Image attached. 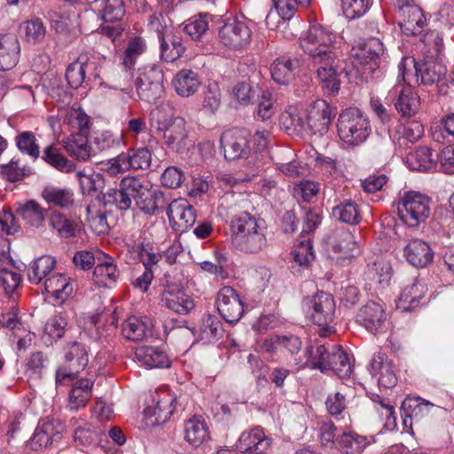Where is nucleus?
Returning a JSON list of instances; mask_svg holds the SVG:
<instances>
[{
    "label": "nucleus",
    "mask_w": 454,
    "mask_h": 454,
    "mask_svg": "<svg viewBox=\"0 0 454 454\" xmlns=\"http://www.w3.org/2000/svg\"><path fill=\"white\" fill-rule=\"evenodd\" d=\"M233 245L246 254H257L267 246L266 225L262 219L247 212L233 215L230 223Z\"/></svg>",
    "instance_id": "1"
},
{
    "label": "nucleus",
    "mask_w": 454,
    "mask_h": 454,
    "mask_svg": "<svg viewBox=\"0 0 454 454\" xmlns=\"http://www.w3.org/2000/svg\"><path fill=\"white\" fill-rule=\"evenodd\" d=\"M339 137L348 145L364 143L371 133L368 118L357 108H348L339 115L337 121Z\"/></svg>",
    "instance_id": "2"
},
{
    "label": "nucleus",
    "mask_w": 454,
    "mask_h": 454,
    "mask_svg": "<svg viewBox=\"0 0 454 454\" xmlns=\"http://www.w3.org/2000/svg\"><path fill=\"white\" fill-rule=\"evenodd\" d=\"M384 52L382 42L375 37L369 38L362 47L353 50L352 64L366 82L380 73V64Z\"/></svg>",
    "instance_id": "3"
},
{
    "label": "nucleus",
    "mask_w": 454,
    "mask_h": 454,
    "mask_svg": "<svg viewBox=\"0 0 454 454\" xmlns=\"http://www.w3.org/2000/svg\"><path fill=\"white\" fill-rule=\"evenodd\" d=\"M309 56L322 89L328 95L337 94L340 90V75L342 68L339 65L340 60L336 53L333 50L326 51L325 54L317 53Z\"/></svg>",
    "instance_id": "4"
},
{
    "label": "nucleus",
    "mask_w": 454,
    "mask_h": 454,
    "mask_svg": "<svg viewBox=\"0 0 454 454\" xmlns=\"http://www.w3.org/2000/svg\"><path fill=\"white\" fill-rule=\"evenodd\" d=\"M398 70L397 81L389 90L388 94L394 101L395 109L403 117H410L419 111L420 101L418 94L408 83L410 77L408 72H406V63L400 62Z\"/></svg>",
    "instance_id": "5"
},
{
    "label": "nucleus",
    "mask_w": 454,
    "mask_h": 454,
    "mask_svg": "<svg viewBox=\"0 0 454 454\" xmlns=\"http://www.w3.org/2000/svg\"><path fill=\"white\" fill-rule=\"evenodd\" d=\"M430 199L418 192H406L397 202L400 219L410 227H417L430 215Z\"/></svg>",
    "instance_id": "6"
},
{
    "label": "nucleus",
    "mask_w": 454,
    "mask_h": 454,
    "mask_svg": "<svg viewBox=\"0 0 454 454\" xmlns=\"http://www.w3.org/2000/svg\"><path fill=\"white\" fill-rule=\"evenodd\" d=\"M178 404L176 395L168 387L156 390L152 395V405H148L144 411L145 418L149 420L148 424H164L173 415Z\"/></svg>",
    "instance_id": "7"
},
{
    "label": "nucleus",
    "mask_w": 454,
    "mask_h": 454,
    "mask_svg": "<svg viewBox=\"0 0 454 454\" xmlns=\"http://www.w3.org/2000/svg\"><path fill=\"white\" fill-rule=\"evenodd\" d=\"M218 38L223 47L239 51L246 49L250 44L252 30L245 21L228 19L219 28Z\"/></svg>",
    "instance_id": "8"
},
{
    "label": "nucleus",
    "mask_w": 454,
    "mask_h": 454,
    "mask_svg": "<svg viewBox=\"0 0 454 454\" xmlns=\"http://www.w3.org/2000/svg\"><path fill=\"white\" fill-rule=\"evenodd\" d=\"M303 310L311 321L320 326L327 325L333 320L335 302L331 294L318 292L303 301Z\"/></svg>",
    "instance_id": "9"
},
{
    "label": "nucleus",
    "mask_w": 454,
    "mask_h": 454,
    "mask_svg": "<svg viewBox=\"0 0 454 454\" xmlns=\"http://www.w3.org/2000/svg\"><path fill=\"white\" fill-rule=\"evenodd\" d=\"M163 74L155 65L145 67L137 81L138 97L148 103H154L163 93Z\"/></svg>",
    "instance_id": "10"
},
{
    "label": "nucleus",
    "mask_w": 454,
    "mask_h": 454,
    "mask_svg": "<svg viewBox=\"0 0 454 454\" xmlns=\"http://www.w3.org/2000/svg\"><path fill=\"white\" fill-rule=\"evenodd\" d=\"M150 27L157 32L160 41V58L166 62H173L184 52V46L179 36L166 29L160 23V16L153 14L150 17Z\"/></svg>",
    "instance_id": "11"
},
{
    "label": "nucleus",
    "mask_w": 454,
    "mask_h": 454,
    "mask_svg": "<svg viewBox=\"0 0 454 454\" xmlns=\"http://www.w3.org/2000/svg\"><path fill=\"white\" fill-rule=\"evenodd\" d=\"M309 135L323 136L336 114V109L324 99L315 100L305 111Z\"/></svg>",
    "instance_id": "12"
},
{
    "label": "nucleus",
    "mask_w": 454,
    "mask_h": 454,
    "mask_svg": "<svg viewBox=\"0 0 454 454\" xmlns=\"http://www.w3.org/2000/svg\"><path fill=\"white\" fill-rule=\"evenodd\" d=\"M216 304L219 314L231 325L238 323L244 315V302L231 286H223L219 290Z\"/></svg>",
    "instance_id": "13"
},
{
    "label": "nucleus",
    "mask_w": 454,
    "mask_h": 454,
    "mask_svg": "<svg viewBox=\"0 0 454 454\" xmlns=\"http://www.w3.org/2000/svg\"><path fill=\"white\" fill-rule=\"evenodd\" d=\"M248 134L242 129L224 131L220 138L221 147L226 160H235L247 158L250 153Z\"/></svg>",
    "instance_id": "14"
},
{
    "label": "nucleus",
    "mask_w": 454,
    "mask_h": 454,
    "mask_svg": "<svg viewBox=\"0 0 454 454\" xmlns=\"http://www.w3.org/2000/svg\"><path fill=\"white\" fill-rule=\"evenodd\" d=\"M335 35L320 25L310 26L306 35L301 39V47L308 55L333 51Z\"/></svg>",
    "instance_id": "15"
},
{
    "label": "nucleus",
    "mask_w": 454,
    "mask_h": 454,
    "mask_svg": "<svg viewBox=\"0 0 454 454\" xmlns=\"http://www.w3.org/2000/svg\"><path fill=\"white\" fill-rule=\"evenodd\" d=\"M139 177L127 176L123 177L119 189H110L106 197L108 202L114 203L120 210L131 208L133 200L136 202Z\"/></svg>",
    "instance_id": "16"
},
{
    "label": "nucleus",
    "mask_w": 454,
    "mask_h": 454,
    "mask_svg": "<svg viewBox=\"0 0 454 454\" xmlns=\"http://www.w3.org/2000/svg\"><path fill=\"white\" fill-rule=\"evenodd\" d=\"M167 215L173 229L185 231L196 222L193 207L184 199L174 200L168 207Z\"/></svg>",
    "instance_id": "17"
},
{
    "label": "nucleus",
    "mask_w": 454,
    "mask_h": 454,
    "mask_svg": "<svg viewBox=\"0 0 454 454\" xmlns=\"http://www.w3.org/2000/svg\"><path fill=\"white\" fill-rule=\"evenodd\" d=\"M161 305L180 314L186 315L194 308V302L176 284H167L160 294Z\"/></svg>",
    "instance_id": "18"
},
{
    "label": "nucleus",
    "mask_w": 454,
    "mask_h": 454,
    "mask_svg": "<svg viewBox=\"0 0 454 454\" xmlns=\"http://www.w3.org/2000/svg\"><path fill=\"white\" fill-rule=\"evenodd\" d=\"M401 62L406 63V72L409 74L408 67H411L415 71L416 82L425 85L438 82L446 73L445 67L436 59H427L419 66L414 59H403Z\"/></svg>",
    "instance_id": "19"
},
{
    "label": "nucleus",
    "mask_w": 454,
    "mask_h": 454,
    "mask_svg": "<svg viewBox=\"0 0 454 454\" xmlns=\"http://www.w3.org/2000/svg\"><path fill=\"white\" fill-rule=\"evenodd\" d=\"M136 205L145 213L153 215L164 205V196L144 177H139Z\"/></svg>",
    "instance_id": "20"
},
{
    "label": "nucleus",
    "mask_w": 454,
    "mask_h": 454,
    "mask_svg": "<svg viewBox=\"0 0 454 454\" xmlns=\"http://www.w3.org/2000/svg\"><path fill=\"white\" fill-rule=\"evenodd\" d=\"M271 444L262 428L256 427L244 431L238 442L237 449L246 454H266Z\"/></svg>",
    "instance_id": "21"
},
{
    "label": "nucleus",
    "mask_w": 454,
    "mask_h": 454,
    "mask_svg": "<svg viewBox=\"0 0 454 454\" xmlns=\"http://www.w3.org/2000/svg\"><path fill=\"white\" fill-rule=\"evenodd\" d=\"M399 26L406 35H415L422 31L426 19L422 10L409 2L399 6Z\"/></svg>",
    "instance_id": "22"
},
{
    "label": "nucleus",
    "mask_w": 454,
    "mask_h": 454,
    "mask_svg": "<svg viewBox=\"0 0 454 454\" xmlns=\"http://www.w3.org/2000/svg\"><path fill=\"white\" fill-rule=\"evenodd\" d=\"M387 316L380 302L370 301L359 310L356 320L370 333H377L384 328Z\"/></svg>",
    "instance_id": "23"
},
{
    "label": "nucleus",
    "mask_w": 454,
    "mask_h": 454,
    "mask_svg": "<svg viewBox=\"0 0 454 454\" xmlns=\"http://www.w3.org/2000/svg\"><path fill=\"white\" fill-rule=\"evenodd\" d=\"M63 426L57 420L43 422L39 425L32 438L30 439V447L35 450L48 448L53 442L60 439Z\"/></svg>",
    "instance_id": "24"
},
{
    "label": "nucleus",
    "mask_w": 454,
    "mask_h": 454,
    "mask_svg": "<svg viewBox=\"0 0 454 454\" xmlns=\"http://www.w3.org/2000/svg\"><path fill=\"white\" fill-rule=\"evenodd\" d=\"M403 256L411 265L424 268L433 261L434 252L428 243L416 239L404 247Z\"/></svg>",
    "instance_id": "25"
},
{
    "label": "nucleus",
    "mask_w": 454,
    "mask_h": 454,
    "mask_svg": "<svg viewBox=\"0 0 454 454\" xmlns=\"http://www.w3.org/2000/svg\"><path fill=\"white\" fill-rule=\"evenodd\" d=\"M330 355L331 349L325 345L309 346L305 350L304 358L296 359V364L300 367H309L325 372L330 370L331 367Z\"/></svg>",
    "instance_id": "26"
},
{
    "label": "nucleus",
    "mask_w": 454,
    "mask_h": 454,
    "mask_svg": "<svg viewBox=\"0 0 454 454\" xmlns=\"http://www.w3.org/2000/svg\"><path fill=\"white\" fill-rule=\"evenodd\" d=\"M371 373L372 377L377 379L380 387L391 388L397 382L392 363L387 361L381 354H376L372 356Z\"/></svg>",
    "instance_id": "27"
},
{
    "label": "nucleus",
    "mask_w": 454,
    "mask_h": 454,
    "mask_svg": "<svg viewBox=\"0 0 454 454\" xmlns=\"http://www.w3.org/2000/svg\"><path fill=\"white\" fill-rule=\"evenodd\" d=\"M119 276L114 259L106 254H99L98 262L92 273V280L98 286H109Z\"/></svg>",
    "instance_id": "28"
},
{
    "label": "nucleus",
    "mask_w": 454,
    "mask_h": 454,
    "mask_svg": "<svg viewBox=\"0 0 454 454\" xmlns=\"http://www.w3.org/2000/svg\"><path fill=\"white\" fill-rule=\"evenodd\" d=\"M427 291L426 285L418 279H413L411 283L403 287L396 303L397 309L406 312L415 309Z\"/></svg>",
    "instance_id": "29"
},
{
    "label": "nucleus",
    "mask_w": 454,
    "mask_h": 454,
    "mask_svg": "<svg viewBox=\"0 0 454 454\" xmlns=\"http://www.w3.org/2000/svg\"><path fill=\"white\" fill-rule=\"evenodd\" d=\"M299 66L300 61L296 58L279 57L270 67L271 77L277 83L287 85L294 81Z\"/></svg>",
    "instance_id": "30"
},
{
    "label": "nucleus",
    "mask_w": 454,
    "mask_h": 454,
    "mask_svg": "<svg viewBox=\"0 0 454 454\" xmlns=\"http://www.w3.org/2000/svg\"><path fill=\"white\" fill-rule=\"evenodd\" d=\"M317 162L323 175L325 181V188L323 190L324 196L331 197L334 187L338 185L343 179L341 170L338 168L334 160L328 157H318Z\"/></svg>",
    "instance_id": "31"
},
{
    "label": "nucleus",
    "mask_w": 454,
    "mask_h": 454,
    "mask_svg": "<svg viewBox=\"0 0 454 454\" xmlns=\"http://www.w3.org/2000/svg\"><path fill=\"white\" fill-rule=\"evenodd\" d=\"M20 52V46L15 35L0 36V70H10L14 67Z\"/></svg>",
    "instance_id": "32"
},
{
    "label": "nucleus",
    "mask_w": 454,
    "mask_h": 454,
    "mask_svg": "<svg viewBox=\"0 0 454 454\" xmlns=\"http://www.w3.org/2000/svg\"><path fill=\"white\" fill-rule=\"evenodd\" d=\"M74 282L63 274H53L45 278V292L51 294L57 301H66L74 292Z\"/></svg>",
    "instance_id": "33"
},
{
    "label": "nucleus",
    "mask_w": 454,
    "mask_h": 454,
    "mask_svg": "<svg viewBox=\"0 0 454 454\" xmlns=\"http://www.w3.org/2000/svg\"><path fill=\"white\" fill-rule=\"evenodd\" d=\"M434 404L420 397H408L403 403V409L406 413L403 419V425L411 427L412 422H419L422 418L428 415L434 408Z\"/></svg>",
    "instance_id": "34"
},
{
    "label": "nucleus",
    "mask_w": 454,
    "mask_h": 454,
    "mask_svg": "<svg viewBox=\"0 0 454 454\" xmlns=\"http://www.w3.org/2000/svg\"><path fill=\"white\" fill-rule=\"evenodd\" d=\"M209 438V430L205 419L193 416L184 424V439L193 447H199Z\"/></svg>",
    "instance_id": "35"
},
{
    "label": "nucleus",
    "mask_w": 454,
    "mask_h": 454,
    "mask_svg": "<svg viewBox=\"0 0 454 454\" xmlns=\"http://www.w3.org/2000/svg\"><path fill=\"white\" fill-rule=\"evenodd\" d=\"M199 74L191 69H182L173 79V86L176 93L184 98L193 95L200 87Z\"/></svg>",
    "instance_id": "36"
},
{
    "label": "nucleus",
    "mask_w": 454,
    "mask_h": 454,
    "mask_svg": "<svg viewBox=\"0 0 454 454\" xmlns=\"http://www.w3.org/2000/svg\"><path fill=\"white\" fill-rule=\"evenodd\" d=\"M280 124L289 133L309 135L305 111L289 106L280 116Z\"/></svg>",
    "instance_id": "37"
},
{
    "label": "nucleus",
    "mask_w": 454,
    "mask_h": 454,
    "mask_svg": "<svg viewBox=\"0 0 454 454\" xmlns=\"http://www.w3.org/2000/svg\"><path fill=\"white\" fill-rule=\"evenodd\" d=\"M93 382L89 379L76 380L69 392L68 408L78 411L84 408L92 395Z\"/></svg>",
    "instance_id": "38"
},
{
    "label": "nucleus",
    "mask_w": 454,
    "mask_h": 454,
    "mask_svg": "<svg viewBox=\"0 0 454 454\" xmlns=\"http://www.w3.org/2000/svg\"><path fill=\"white\" fill-rule=\"evenodd\" d=\"M137 360L148 368H168L170 360L168 355L158 348L139 347L135 352Z\"/></svg>",
    "instance_id": "39"
},
{
    "label": "nucleus",
    "mask_w": 454,
    "mask_h": 454,
    "mask_svg": "<svg viewBox=\"0 0 454 454\" xmlns=\"http://www.w3.org/2000/svg\"><path fill=\"white\" fill-rule=\"evenodd\" d=\"M358 246L353 234L348 231H337L333 241V251L337 261L349 259L358 253Z\"/></svg>",
    "instance_id": "40"
},
{
    "label": "nucleus",
    "mask_w": 454,
    "mask_h": 454,
    "mask_svg": "<svg viewBox=\"0 0 454 454\" xmlns=\"http://www.w3.org/2000/svg\"><path fill=\"white\" fill-rule=\"evenodd\" d=\"M437 153L427 147H419L411 152L406 158L408 167L412 170L428 171L436 166Z\"/></svg>",
    "instance_id": "41"
},
{
    "label": "nucleus",
    "mask_w": 454,
    "mask_h": 454,
    "mask_svg": "<svg viewBox=\"0 0 454 454\" xmlns=\"http://www.w3.org/2000/svg\"><path fill=\"white\" fill-rule=\"evenodd\" d=\"M43 199L51 206L68 208L74 202V194L70 188L47 186L42 192Z\"/></svg>",
    "instance_id": "42"
},
{
    "label": "nucleus",
    "mask_w": 454,
    "mask_h": 454,
    "mask_svg": "<svg viewBox=\"0 0 454 454\" xmlns=\"http://www.w3.org/2000/svg\"><path fill=\"white\" fill-rule=\"evenodd\" d=\"M56 265L55 259L51 255H42L35 259L27 269V278L30 283L38 285L44 279Z\"/></svg>",
    "instance_id": "43"
},
{
    "label": "nucleus",
    "mask_w": 454,
    "mask_h": 454,
    "mask_svg": "<svg viewBox=\"0 0 454 454\" xmlns=\"http://www.w3.org/2000/svg\"><path fill=\"white\" fill-rule=\"evenodd\" d=\"M185 121L181 117L172 120L164 129V142L171 148L180 150L186 138Z\"/></svg>",
    "instance_id": "44"
},
{
    "label": "nucleus",
    "mask_w": 454,
    "mask_h": 454,
    "mask_svg": "<svg viewBox=\"0 0 454 454\" xmlns=\"http://www.w3.org/2000/svg\"><path fill=\"white\" fill-rule=\"evenodd\" d=\"M67 152L81 160H88L92 153L86 136L82 133L72 134L64 141Z\"/></svg>",
    "instance_id": "45"
},
{
    "label": "nucleus",
    "mask_w": 454,
    "mask_h": 454,
    "mask_svg": "<svg viewBox=\"0 0 454 454\" xmlns=\"http://www.w3.org/2000/svg\"><path fill=\"white\" fill-rule=\"evenodd\" d=\"M372 440V437L369 439L353 432H344L337 437L340 447L347 454H361Z\"/></svg>",
    "instance_id": "46"
},
{
    "label": "nucleus",
    "mask_w": 454,
    "mask_h": 454,
    "mask_svg": "<svg viewBox=\"0 0 454 454\" xmlns=\"http://www.w3.org/2000/svg\"><path fill=\"white\" fill-rule=\"evenodd\" d=\"M20 31L27 43L36 44L44 39L47 30L43 22L40 19L35 18L22 22Z\"/></svg>",
    "instance_id": "47"
},
{
    "label": "nucleus",
    "mask_w": 454,
    "mask_h": 454,
    "mask_svg": "<svg viewBox=\"0 0 454 454\" xmlns=\"http://www.w3.org/2000/svg\"><path fill=\"white\" fill-rule=\"evenodd\" d=\"M48 223L51 229L55 230L61 238L74 237L78 231V225L75 222L58 211H53L49 215Z\"/></svg>",
    "instance_id": "48"
},
{
    "label": "nucleus",
    "mask_w": 454,
    "mask_h": 454,
    "mask_svg": "<svg viewBox=\"0 0 454 454\" xmlns=\"http://www.w3.org/2000/svg\"><path fill=\"white\" fill-rule=\"evenodd\" d=\"M17 212L27 224L34 227L42 226L45 221L46 210L34 200L20 205Z\"/></svg>",
    "instance_id": "49"
},
{
    "label": "nucleus",
    "mask_w": 454,
    "mask_h": 454,
    "mask_svg": "<svg viewBox=\"0 0 454 454\" xmlns=\"http://www.w3.org/2000/svg\"><path fill=\"white\" fill-rule=\"evenodd\" d=\"M331 367L339 377L347 378L351 374L352 366L348 354L339 346L331 348Z\"/></svg>",
    "instance_id": "50"
},
{
    "label": "nucleus",
    "mask_w": 454,
    "mask_h": 454,
    "mask_svg": "<svg viewBox=\"0 0 454 454\" xmlns=\"http://www.w3.org/2000/svg\"><path fill=\"white\" fill-rule=\"evenodd\" d=\"M65 359L71 364V370L79 372L88 364V351L83 345L73 342L65 348Z\"/></svg>",
    "instance_id": "51"
},
{
    "label": "nucleus",
    "mask_w": 454,
    "mask_h": 454,
    "mask_svg": "<svg viewBox=\"0 0 454 454\" xmlns=\"http://www.w3.org/2000/svg\"><path fill=\"white\" fill-rule=\"evenodd\" d=\"M124 158L129 170L147 169L152 162V153L145 147L129 149Z\"/></svg>",
    "instance_id": "52"
},
{
    "label": "nucleus",
    "mask_w": 454,
    "mask_h": 454,
    "mask_svg": "<svg viewBox=\"0 0 454 454\" xmlns=\"http://www.w3.org/2000/svg\"><path fill=\"white\" fill-rule=\"evenodd\" d=\"M43 159L51 166L64 173L73 172L75 168V165L60 153L59 150L52 145L45 148Z\"/></svg>",
    "instance_id": "53"
},
{
    "label": "nucleus",
    "mask_w": 454,
    "mask_h": 454,
    "mask_svg": "<svg viewBox=\"0 0 454 454\" xmlns=\"http://www.w3.org/2000/svg\"><path fill=\"white\" fill-rule=\"evenodd\" d=\"M145 40L142 37H135L131 39L127 45V48L122 56L121 64L124 68L133 69L137 59L141 56L146 50Z\"/></svg>",
    "instance_id": "54"
},
{
    "label": "nucleus",
    "mask_w": 454,
    "mask_h": 454,
    "mask_svg": "<svg viewBox=\"0 0 454 454\" xmlns=\"http://www.w3.org/2000/svg\"><path fill=\"white\" fill-rule=\"evenodd\" d=\"M333 215L339 221L351 225L357 224L361 218L357 205L350 200H346L334 207Z\"/></svg>",
    "instance_id": "55"
},
{
    "label": "nucleus",
    "mask_w": 454,
    "mask_h": 454,
    "mask_svg": "<svg viewBox=\"0 0 454 454\" xmlns=\"http://www.w3.org/2000/svg\"><path fill=\"white\" fill-rule=\"evenodd\" d=\"M149 333V325L137 317H129L122 325V334L130 340H142Z\"/></svg>",
    "instance_id": "56"
},
{
    "label": "nucleus",
    "mask_w": 454,
    "mask_h": 454,
    "mask_svg": "<svg viewBox=\"0 0 454 454\" xmlns=\"http://www.w3.org/2000/svg\"><path fill=\"white\" fill-rule=\"evenodd\" d=\"M129 251L137 254L145 269H151L161 260L160 252L150 242L139 243L130 247Z\"/></svg>",
    "instance_id": "57"
},
{
    "label": "nucleus",
    "mask_w": 454,
    "mask_h": 454,
    "mask_svg": "<svg viewBox=\"0 0 454 454\" xmlns=\"http://www.w3.org/2000/svg\"><path fill=\"white\" fill-rule=\"evenodd\" d=\"M201 109L209 114H215L221 105V90L215 82H209L204 89Z\"/></svg>",
    "instance_id": "58"
},
{
    "label": "nucleus",
    "mask_w": 454,
    "mask_h": 454,
    "mask_svg": "<svg viewBox=\"0 0 454 454\" xmlns=\"http://www.w3.org/2000/svg\"><path fill=\"white\" fill-rule=\"evenodd\" d=\"M223 327L220 320L212 315H207L200 327V336L205 342H211L222 336Z\"/></svg>",
    "instance_id": "59"
},
{
    "label": "nucleus",
    "mask_w": 454,
    "mask_h": 454,
    "mask_svg": "<svg viewBox=\"0 0 454 454\" xmlns=\"http://www.w3.org/2000/svg\"><path fill=\"white\" fill-rule=\"evenodd\" d=\"M86 62L87 58L85 56H80L75 61L67 67L66 78L70 87L77 89L83 82L85 78Z\"/></svg>",
    "instance_id": "60"
},
{
    "label": "nucleus",
    "mask_w": 454,
    "mask_h": 454,
    "mask_svg": "<svg viewBox=\"0 0 454 454\" xmlns=\"http://www.w3.org/2000/svg\"><path fill=\"white\" fill-rule=\"evenodd\" d=\"M92 143L98 150L106 151L119 147L124 144V138L122 135H115L109 130H101L94 133Z\"/></svg>",
    "instance_id": "61"
},
{
    "label": "nucleus",
    "mask_w": 454,
    "mask_h": 454,
    "mask_svg": "<svg viewBox=\"0 0 454 454\" xmlns=\"http://www.w3.org/2000/svg\"><path fill=\"white\" fill-rule=\"evenodd\" d=\"M208 29V21L206 14H199L187 20L184 31L192 40H200Z\"/></svg>",
    "instance_id": "62"
},
{
    "label": "nucleus",
    "mask_w": 454,
    "mask_h": 454,
    "mask_svg": "<svg viewBox=\"0 0 454 454\" xmlns=\"http://www.w3.org/2000/svg\"><path fill=\"white\" fill-rule=\"evenodd\" d=\"M0 325L19 334L20 332H27V327L21 317L19 316L18 308L12 306L3 311L0 315Z\"/></svg>",
    "instance_id": "63"
},
{
    "label": "nucleus",
    "mask_w": 454,
    "mask_h": 454,
    "mask_svg": "<svg viewBox=\"0 0 454 454\" xmlns=\"http://www.w3.org/2000/svg\"><path fill=\"white\" fill-rule=\"evenodd\" d=\"M49 360L42 352L33 353L26 364V372L30 378L40 379L46 372Z\"/></svg>",
    "instance_id": "64"
}]
</instances>
